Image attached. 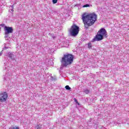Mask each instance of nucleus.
<instances>
[{
	"label": "nucleus",
	"mask_w": 129,
	"mask_h": 129,
	"mask_svg": "<svg viewBox=\"0 0 129 129\" xmlns=\"http://www.w3.org/2000/svg\"><path fill=\"white\" fill-rule=\"evenodd\" d=\"M8 97H9V95H8V93L7 92H4L0 93V102H5L7 101V99H8Z\"/></svg>",
	"instance_id": "39448f33"
},
{
	"label": "nucleus",
	"mask_w": 129,
	"mask_h": 129,
	"mask_svg": "<svg viewBox=\"0 0 129 129\" xmlns=\"http://www.w3.org/2000/svg\"><path fill=\"white\" fill-rule=\"evenodd\" d=\"M92 47V44H91V43H89L88 44V48L89 49H91Z\"/></svg>",
	"instance_id": "6e6552de"
},
{
	"label": "nucleus",
	"mask_w": 129,
	"mask_h": 129,
	"mask_svg": "<svg viewBox=\"0 0 129 129\" xmlns=\"http://www.w3.org/2000/svg\"><path fill=\"white\" fill-rule=\"evenodd\" d=\"M36 128H37V129L42 128V124H37L36 126Z\"/></svg>",
	"instance_id": "0eeeda50"
},
{
	"label": "nucleus",
	"mask_w": 129,
	"mask_h": 129,
	"mask_svg": "<svg viewBox=\"0 0 129 129\" xmlns=\"http://www.w3.org/2000/svg\"><path fill=\"white\" fill-rule=\"evenodd\" d=\"M79 27L76 24H73L69 30L71 36L73 37H76L79 34Z\"/></svg>",
	"instance_id": "20e7f679"
},
{
	"label": "nucleus",
	"mask_w": 129,
	"mask_h": 129,
	"mask_svg": "<svg viewBox=\"0 0 129 129\" xmlns=\"http://www.w3.org/2000/svg\"><path fill=\"white\" fill-rule=\"evenodd\" d=\"M82 20L84 25L85 29H88L89 27L93 26L97 21V15L95 13H84L82 15Z\"/></svg>",
	"instance_id": "f257e3e1"
},
{
	"label": "nucleus",
	"mask_w": 129,
	"mask_h": 129,
	"mask_svg": "<svg viewBox=\"0 0 129 129\" xmlns=\"http://www.w3.org/2000/svg\"><path fill=\"white\" fill-rule=\"evenodd\" d=\"M74 56L71 54H64L62 57L60 62L64 67H67L68 65H71L73 63Z\"/></svg>",
	"instance_id": "f03ea898"
},
{
	"label": "nucleus",
	"mask_w": 129,
	"mask_h": 129,
	"mask_svg": "<svg viewBox=\"0 0 129 129\" xmlns=\"http://www.w3.org/2000/svg\"><path fill=\"white\" fill-rule=\"evenodd\" d=\"M74 99L75 100V102H76V103H77L78 104H79V103H78V101H77V99H76V98H74Z\"/></svg>",
	"instance_id": "4468645a"
},
{
	"label": "nucleus",
	"mask_w": 129,
	"mask_h": 129,
	"mask_svg": "<svg viewBox=\"0 0 129 129\" xmlns=\"http://www.w3.org/2000/svg\"><path fill=\"white\" fill-rule=\"evenodd\" d=\"M90 7V5L89 4H86L83 6V8H89Z\"/></svg>",
	"instance_id": "9d476101"
},
{
	"label": "nucleus",
	"mask_w": 129,
	"mask_h": 129,
	"mask_svg": "<svg viewBox=\"0 0 129 129\" xmlns=\"http://www.w3.org/2000/svg\"><path fill=\"white\" fill-rule=\"evenodd\" d=\"M104 37L107 38V32L105 29L101 28L100 31H98L97 33L94 38L93 39V42H94V41H101V40H103Z\"/></svg>",
	"instance_id": "7ed1b4c3"
},
{
	"label": "nucleus",
	"mask_w": 129,
	"mask_h": 129,
	"mask_svg": "<svg viewBox=\"0 0 129 129\" xmlns=\"http://www.w3.org/2000/svg\"><path fill=\"white\" fill-rule=\"evenodd\" d=\"M4 24H1V25H0V26H4ZM0 31H1V27H0Z\"/></svg>",
	"instance_id": "2eb2a0df"
},
{
	"label": "nucleus",
	"mask_w": 129,
	"mask_h": 129,
	"mask_svg": "<svg viewBox=\"0 0 129 129\" xmlns=\"http://www.w3.org/2000/svg\"><path fill=\"white\" fill-rule=\"evenodd\" d=\"M58 0H52L53 4H57Z\"/></svg>",
	"instance_id": "ddd939ff"
},
{
	"label": "nucleus",
	"mask_w": 129,
	"mask_h": 129,
	"mask_svg": "<svg viewBox=\"0 0 129 129\" xmlns=\"http://www.w3.org/2000/svg\"><path fill=\"white\" fill-rule=\"evenodd\" d=\"M65 88L67 89V90H70V89H71V88H70V87H69L68 85L66 86Z\"/></svg>",
	"instance_id": "9b49d317"
},
{
	"label": "nucleus",
	"mask_w": 129,
	"mask_h": 129,
	"mask_svg": "<svg viewBox=\"0 0 129 129\" xmlns=\"http://www.w3.org/2000/svg\"><path fill=\"white\" fill-rule=\"evenodd\" d=\"M1 55H2V53H0V56H1Z\"/></svg>",
	"instance_id": "dca6fc26"
},
{
	"label": "nucleus",
	"mask_w": 129,
	"mask_h": 129,
	"mask_svg": "<svg viewBox=\"0 0 129 129\" xmlns=\"http://www.w3.org/2000/svg\"><path fill=\"white\" fill-rule=\"evenodd\" d=\"M9 129H20V127L18 126H15L12 127V128H10Z\"/></svg>",
	"instance_id": "1a4fd4ad"
},
{
	"label": "nucleus",
	"mask_w": 129,
	"mask_h": 129,
	"mask_svg": "<svg viewBox=\"0 0 129 129\" xmlns=\"http://www.w3.org/2000/svg\"><path fill=\"white\" fill-rule=\"evenodd\" d=\"M4 30L5 31L6 35H9V34H12L14 32V29L12 27L5 26Z\"/></svg>",
	"instance_id": "423d86ee"
},
{
	"label": "nucleus",
	"mask_w": 129,
	"mask_h": 129,
	"mask_svg": "<svg viewBox=\"0 0 129 129\" xmlns=\"http://www.w3.org/2000/svg\"><path fill=\"white\" fill-rule=\"evenodd\" d=\"M84 92L86 94H89V92H90V91L89 90L87 89L84 91Z\"/></svg>",
	"instance_id": "f8f14e48"
}]
</instances>
